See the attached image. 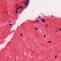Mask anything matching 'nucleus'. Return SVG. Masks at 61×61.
<instances>
[{
    "instance_id": "1",
    "label": "nucleus",
    "mask_w": 61,
    "mask_h": 61,
    "mask_svg": "<svg viewBox=\"0 0 61 61\" xmlns=\"http://www.w3.org/2000/svg\"><path fill=\"white\" fill-rule=\"evenodd\" d=\"M24 4L26 6H27V5H28L29 4V0H28L27 1L25 2H24Z\"/></svg>"
},
{
    "instance_id": "2",
    "label": "nucleus",
    "mask_w": 61,
    "mask_h": 61,
    "mask_svg": "<svg viewBox=\"0 0 61 61\" xmlns=\"http://www.w3.org/2000/svg\"><path fill=\"white\" fill-rule=\"evenodd\" d=\"M20 8L21 9V8L22 9V10H23V6L22 5L20 6Z\"/></svg>"
},
{
    "instance_id": "3",
    "label": "nucleus",
    "mask_w": 61,
    "mask_h": 61,
    "mask_svg": "<svg viewBox=\"0 0 61 61\" xmlns=\"http://www.w3.org/2000/svg\"><path fill=\"white\" fill-rule=\"evenodd\" d=\"M42 22H45V21H46V20H44L43 19H42Z\"/></svg>"
},
{
    "instance_id": "4",
    "label": "nucleus",
    "mask_w": 61,
    "mask_h": 61,
    "mask_svg": "<svg viewBox=\"0 0 61 61\" xmlns=\"http://www.w3.org/2000/svg\"><path fill=\"white\" fill-rule=\"evenodd\" d=\"M34 29H35L36 30H38V29L36 27L34 28Z\"/></svg>"
},
{
    "instance_id": "5",
    "label": "nucleus",
    "mask_w": 61,
    "mask_h": 61,
    "mask_svg": "<svg viewBox=\"0 0 61 61\" xmlns=\"http://www.w3.org/2000/svg\"><path fill=\"white\" fill-rule=\"evenodd\" d=\"M48 43H52V41H48Z\"/></svg>"
},
{
    "instance_id": "6",
    "label": "nucleus",
    "mask_w": 61,
    "mask_h": 61,
    "mask_svg": "<svg viewBox=\"0 0 61 61\" xmlns=\"http://www.w3.org/2000/svg\"><path fill=\"white\" fill-rule=\"evenodd\" d=\"M48 24H47L46 25V27H48Z\"/></svg>"
},
{
    "instance_id": "7",
    "label": "nucleus",
    "mask_w": 61,
    "mask_h": 61,
    "mask_svg": "<svg viewBox=\"0 0 61 61\" xmlns=\"http://www.w3.org/2000/svg\"><path fill=\"white\" fill-rule=\"evenodd\" d=\"M38 18H39L40 19V18H41V16H39L38 17Z\"/></svg>"
},
{
    "instance_id": "8",
    "label": "nucleus",
    "mask_w": 61,
    "mask_h": 61,
    "mask_svg": "<svg viewBox=\"0 0 61 61\" xmlns=\"http://www.w3.org/2000/svg\"><path fill=\"white\" fill-rule=\"evenodd\" d=\"M18 9H19V7L17 8V9H16V10L17 11V10H18Z\"/></svg>"
},
{
    "instance_id": "9",
    "label": "nucleus",
    "mask_w": 61,
    "mask_h": 61,
    "mask_svg": "<svg viewBox=\"0 0 61 61\" xmlns=\"http://www.w3.org/2000/svg\"><path fill=\"white\" fill-rule=\"evenodd\" d=\"M20 35L21 36H22L23 35V34H22L20 33Z\"/></svg>"
},
{
    "instance_id": "10",
    "label": "nucleus",
    "mask_w": 61,
    "mask_h": 61,
    "mask_svg": "<svg viewBox=\"0 0 61 61\" xmlns=\"http://www.w3.org/2000/svg\"><path fill=\"white\" fill-rule=\"evenodd\" d=\"M56 56H57V55H56L55 56V58H56Z\"/></svg>"
},
{
    "instance_id": "11",
    "label": "nucleus",
    "mask_w": 61,
    "mask_h": 61,
    "mask_svg": "<svg viewBox=\"0 0 61 61\" xmlns=\"http://www.w3.org/2000/svg\"><path fill=\"white\" fill-rule=\"evenodd\" d=\"M57 31H58V30H56V31H55V32H56H56H57Z\"/></svg>"
},
{
    "instance_id": "12",
    "label": "nucleus",
    "mask_w": 61,
    "mask_h": 61,
    "mask_svg": "<svg viewBox=\"0 0 61 61\" xmlns=\"http://www.w3.org/2000/svg\"><path fill=\"white\" fill-rule=\"evenodd\" d=\"M59 30H60V31H61V29L60 28L59 29Z\"/></svg>"
},
{
    "instance_id": "13",
    "label": "nucleus",
    "mask_w": 61,
    "mask_h": 61,
    "mask_svg": "<svg viewBox=\"0 0 61 61\" xmlns=\"http://www.w3.org/2000/svg\"><path fill=\"white\" fill-rule=\"evenodd\" d=\"M46 35H45L44 36V37H46Z\"/></svg>"
},
{
    "instance_id": "14",
    "label": "nucleus",
    "mask_w": 61,
    "mask_h": 61,
    "mask_svg": "<svg viewBox=\"0 0 61 61\" xmlns=\"http://www.w3.org/2000/svg\"><path fill=\"white\" fill-rule=\"evenodd\" d=\"M16 13H18V11H17L16 12Z\"/></svg>"
},
{
    "instance_id": "15",
    "label": "nucleus",
    "mask_w": 61,
    "mask_h": 61,
    "mask_svg": "<svg viewBox=\"0 0 61 61\" xmlns=\"http://www.w3.org/2000/svg\"><path fill=\"white\" fill-rule=\"evenodd\" d=\"M12 25V24H10V25Z\"/></svg>"
},
{
    "instance_id": "16",
    "label": "nucleus",
    "mask_w": 61,
    "mask_h": 61,
    "mask_svg": "<svg viewBox=\"0 0 61 61\" xmlns=\"http://www.w3.org/2000/svg\"><path fill=\"white\" fill-rule=\"evenodd\" d=\"M6 14H8V13H7V12H6Z\"/></svg>"
},
{
    "instance_id": "17",
    "label": "nucleus",
    "mask_w": 61,
    "mask_h": 61,
    "mask_svg": "<svg viewBox=\"0 0 61 61\" xmlns=\"http://www.w3.org/2000/svg\"><path fill=\"white\" fill-rule=\"evenodd\" d=\"M16 6H17V5H16Z\"/></svg>"
},
{
    "instance_id": "18",
    "label": "nucleus",
    "mask_w": 61,
    "mask_h": 61,
    "mask_svg": "<svg viewBox=\"0 0 61 61\" xmlns=\"http://www.w3.org/2000/svg\"><path fill=\"white\" fill-rule=\"evenodd\" d=\"M37 21V22H38V21Z\"/></svg>"
},
{
    "instance_id": "19",
    "label": "nucleus",
    "mask_w": 61,
    "mask_h": 61,
    "mask_svg": "<svg viewBox=\"0 0 61 61\" xmlns=\"http://www.w3.org/2000/svg\"><path fill=\"white\" fill-rule=\"evenodd\" d=\"M6 3H7V2H6Z\"/></svg>"
},
{
    "instance_id": "20",
    "label": "nucleus",
    "mask_w": 61,
    "mask_h": 61,
    "mask_svg": "<svg viewBox=\"0 0 61 61\" xmlns=\"http://www.w3.org/2000/svg\"><path fill=\"white\" fill-rule=\"evenodd\" d=\"M14 61H15V60Z\"/></svg>"
},
{
    "instance_id": "21",
    "label": "nucleus",
    "mask_w": 61,
    "mask_h": 61,
    "mask_svg": "<svg viewBox=\"0 0 61 61\" xmlns=\"http://www.w3.org/2000/svg\"><path fill=\"white\" fill-rule=\"evenodd\" d=\"M19 5V4H18V5Z\"/></svg>"
}]
</instances>
